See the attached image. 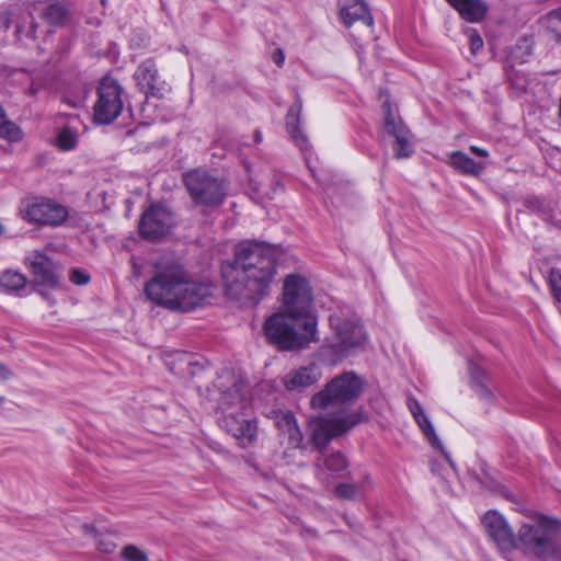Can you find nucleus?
<instances>
[{"mask_svg": "<svg viewBox=\"0 0 561 561\" xmlns=\"http://www.w3.org/2000/svg\"><path fill=\"white\" fill-rule=\"evenodd\" d=\"M116 545L111 540H100L98 542V549L104 553L114 552Z\"/></svg>", "mask_w": 561, "mask_h": 561, "instance_id": "c9c22d12", "label": "nucleus"}, {"mask_svg": "<svg viewBox=\"0 0 561 561\" xmlns=\"http://www.w3.org/2000/svg\"><path fill=\"white\" fill-rule=\"evenodd\" d=\"M470 151L472 153H474L476 156L483 157V158L489 156V153H488V151L485 149H482V148L477 147V146H470Z\"/></svg>", "mask_w": 561, "mask_h": 561, "instance_id": "a19ab883", "label": "nucleus"}, {"mask_svg": "<svg viewBox=\"0 0 561 561\" xmlns=\"http://www.w3.org/2000/svg\"><path fill=\"white\" fill-rule=\"evenodd\" d=\"M172 226L171 211L167 207L153 205L142 214L139 231L144 238L159 241L170 232Z\"/></svg>", "mask_w": 561, "mask_h": 561, "instance_id": "ddd939ff", "label": "nucleus"}, {"mask_svg": "<svg viewBox=\"0 0 561 561\" xmlns=\"http://www.w3.org/2000/svg\"><path fill=\"white\" fill-rule=\"evenodd\" d=\"M279 432L288 437V444L294 448L301 447L302 433L299 430L294 414L288 410H272L268 414Z\"/></svg>", "mask_w": 561, "mask_h": 561, "instance_id": "f3484780", "label": "nucleus"}, {"mask_svg": "<svg viewBox=\"0 0 561 561\" xmlns=\"http://www.w3.org/2000/svg\"><path fill=\"white\" fill-rule=\"evenodd\" d=\"M22 217L39 225L58 226L68 217L67 209L49 199L33 198L22 204Z\"/></svg>", "mask_w": 561, "mask_h": 561, "instance_id": "f8f14e48", "label": "nucleus"}, {"mask_svg": "<svg viewBox=\"0 0 561 561\" xmlns=\"http://www.w3.org/2000/svg\"><path fill=\"white\" fill-rule=\"evenodd\" d=\"M123 88L111 77H105L98 88V99L93 106L94 121L100 124H110L122 113Z\"/></svg>", "mask_w": 561, "mask_h": 561, "instance_id": "9d476101", "label": "nucleus"}, {"mask_svg": "<svg viewBox=\"0 0 561 561\" xmlns=\"http://www.w3.org/2000/svg\"><path fill=\"white\" fill-rule=\"evenodd\" d=\"M122 554L127 561H148L147 554L134 545L126 546Z\"/></svg>", "mask_w": 561, "mask_h": 561, "instance_id": "473e14b6", "label": "nucleus"}, {"mask_svg": "<svg viewBox=\"0 0 561 561\" xmlns=\"http://www.w3.org/2000/svg\"><path fill=\"white\" fill-rule=\"evenodd\" d=\"M134 77L144 93L157 98L162 96V87L159 82L158 69L153 60L148 59L141 62Z\"/></svg>", "mask_w": 561, "mask_h": 561, "instance_id": "a211bd4d", "label": "nucleus"}, {"mask_svg": "<svg viewBox=\"0 0 561 561\" xmlns=\"http://www.w3.org/2000/svg\"><path fill=\"white\" fill-rule=\"evenodd\" d=\"M385 125L383 130L394 137L393 146L394 157L397 159L409 158L413 153V146L410 140V131L403 125L401 119H396L391 112L389 103H385Z\"/></svg>", "mask_w": 561, "mask_h": 561, "instance_id": "2eb2a0df", "label": "nucleus"}, {"mask_svg": "<svg viewBox=\"0 0 561 561\" xmlns=\"http://www.w3.org/2000/svg\"><path fill=\"white\" fill-rule=\"evenodd\" d=\"M341 18L343 23L350 27L356 21H362L368 27L374 24L373 16L368 5L363 0H352V2L341 9Z\"/></svg>", "mask_w": 561, "mask_h": 561, "instance_id": "4be33fe9", "label": "nucleus"}, {"mask_svg": "<svg viewBox=\"0 0 561 561\" xmlns=\"http://www.w3.org/2000/svg\"><path fill=\"white\" fill-rule=\"evenodd\" d=\"M332 335L324 340L319 352L323 360L336 365L364 348L367 335L355 316L347 317L342 310L329 318Z\"/></svg>", "mask_w": 561, "mask_h": 561, "instance_id": "39448f33", "label": "nucleus"}, {"mask_svg": "<svg viewBox=\"0 0 561 561\" xmlns=\"http://www.w3.org/2000/svg\"><path fill=\"white\" fill-rule=\"evenodd\" d=\"M320 378L319 368L316 365H309L288 371L282 381L287 391L301 392L318 382Z\"/></svg>", "mask_w": 561, "mask_h": 561, "instance_id": "dca6fc26", "label": "nucleus"}, {"mask_svg": "<svg viewBox=\"0 0 561 561\" xmlns=\"http://www.w3.org/2000/svg\"><path fill=\"white\" fill-rule=\"evenodd\" d=\"M263 331L268 343L283 352L304 350L318 341L317 320L307 327L300 316L282 308L265 320Z\"/></svg>", "mask_w": 561, "mask_h": 561, "instance_id": "20e7f679", "label": "nucleus"}, {"mask_svg": "<svg viewBox=\"0 0 561 561\" xmlns=\"http://www.w3.org/2000/svg\"><path fill=\"white\" fill-rule=\"evenodd\" d=\"M186 191L196 206L217 208L226 198L225 182L208 172L195 169L183 175Z\"/></svg>", "mask_w": 561, "mask_h": 561, "instance_id": "6e6552de", "label": "nucleus"}, {"mask_svg": "<svg viewBox=\"0 0 561 561\" xmlns=\"http://www.w3.org/2000/svg\"><path fill=\"white\" fill-rule=\"evenodd\" d=\"M312 302V291L307 278L297 274L288 275L283 285L280 308L300 316L308 327L311 320H317L311 312Z\"/></svg>", "mask_w": 561, "mask_h": 561, "instance_id": "1a4fd4ad", "label": "nucleus"}, {"mask_svg": "<svg viewBox=\"0 0 561 561\" xmlns=\"http://www.w3.org/2000/svg\"><path fill=\"white\" fill-rule=\"evenodd\" d=\"M527 515L534 523L533 526H561V520L535 511H528Z\"/></svg>", "mask_w": 561, "mask_h": 561, "instance_id": "7c9ffc66", "label": "nucleus"}, {"mask_svg": "<svg viewBox=\"0 0 561 561\" xmlns=\"http://www.w3.org/2000/svg\"><path fill=\"white\" fill-rule=\"evenodd\" d=\"M549 284L554 298L561 301V271L552 268L549 274Z\"/></svg>", "mask_w": 561, "mask_h": 561, "instance_id": "72a5a7b5", "label": "nucleus"}, {"mask_svg": "<svg viewBox=\"0 0 561 561\" xmlns=\"http://www.w3.org/2000/svg\"><path fill=\"white\" fill-rule=\"evenodd\" d=\"M25 263L36 285L49 288L59 286V275L56 265L47 255L39 251H34L25 259Z\"/></svg>", "mask_w": 561, "mask_h": 561, "instance_id": "4468645a", "label": "nucleus"}, {"mask_svg": "<svg viewBox=\"0 0 561 561\" xmlns=\"http://www.w3.org/2000/svg\"><path fill=\"white\" fill-rule=\"evenodd\" d=\"M218 391V408L224 413L222 427L232 435L242 447L257 439L255 420H241L237 412L244 411L250 404V390L247 380L231 369H222L214 382Z\"/></svg>", "mask_w": 561, "mask_h": 561, "instance_id": "7ed1b4c3", "label": "nucleus"}, {"mask_svg": "<svg viewBox=\"0 0 561 561\" xmlns=\"http://www.w3.org/2000/svg\"><path fill=\"white\" fill-rule=\"evenodd\" d=\"M450 163L458 171L469 175H478L484 169L483 163L476 162L461 151L451 153Z\"/></svg>", "mask_w": 561, "mask_h": 561, "instance_id": "b1692460", "label": "nucleus"}, {"mask_svg": "<svg viewBox=\"0 0 561 561\" xmlns=\"http://www.w3.org/2000/svg\"><path fill=\"white\" fill-rule=\"evenodd\" d=\"M365 420L360 412H352L342 417H318L310 422L311 440L317 447H325L334 437H339Z\"/></svg>", "mask_w": 561, "mask_h": 561, "instance_id": "9b49d317", "label": "nucleus"}, {"mask_svg": "<svg viewBox=\"0 0 561 561\" xmlns=\"http://www.w3.org/2000/svg\"><path fill=\"white\" fill-rule=\"evenodd\" d=\"M482 526H507V522L496 510L488 511L482 519Z\"/></svg>", "mask_w": 561, "mask_h": 561, "instance_id": "2f4dec72", "label": "nucleus"}, {"mask_svg": "<svg viewBox=\"0 0 561 561\" xmlns=\"http://www.w3.org/2000/svg\"><path fill=\"white\" fill-rule=\"evenodd\" d=\"M483 46V41L482 38L477 35V34H473L471 35L470 37V49L473 54H476L477 51H479Z\"/></svg>", "mask_w": 561, "mask_h": 561, "instance_id": "e433bc0d", "label": "nucleus"}, {"mask_svg": "<svg viewBox=\"0 0 561 561\" xmlns=\"http://www.w3.org/2000/svg\"><path fill=\"white\" fill-rule=\"evenodd\" d=\"M467 22L476 23L481 21L486 12L488 5L483 0H446Z\"/></svg>", "mask_w": 561, "mask_h": 561, "instance_id": "aec40b11", "label": "nucleus"}, {"mask_svg": "<svg viewBox=\"0 0 561 561\" xmlns=\"http://www.w3.org/2000/svg\"><path fill=\"white\" fill-rule=\"evenodd\" d=\"M11 371L10 369L0 363V380L1 381H4V380H8L10 377H11Z\"/></svg>", "mask_w": 561, "mask_h": 561, "instance_id": "ea45409f", "label": "nucleus"}, {"mask_svg": "<svg viewBox=\"0 0 561 561\" xmlns=\"http://www.w3.org/2000/svg\"><path fill=\"white\" fill-rule=\"evenodd\" d=\"M273 61L278 66V67H282L284 61H285V54L282 49H276L274 53H273Z\"/></svg>", "mask_w": 561, "mask_h": 561, "instance_id": "4c0bfd02", "label": "nucleus"}, {"mask_svg": "<svg viewBox=\"0 0 561 561\" xmlns=\"http://www.w3.org/2000/svg\"><path fill=\"white\" fill-rule=\"evenodd\" d=\"M550 529L519 528L518 536L512 528H488V533L501 549H524L540 558L557 559L561 557V547Z\"/></svg>", "mask_w": 561, "mask_h": 561, "instance_id": "423d86ee", "label": "nucleus"}, {"mask_svg": "<svg viewBox=\"0 0 561 561\" xmlns=\"http://www.w3.org/2000/svg\"><path fill=\"white\" fill-rule=\"evenodd\" d=\"M145 295L168 310L191 312L205 306L213 291L208 284L193 279L179 262L162 259L145 285Z\"/></svg>", "mask_w": 561, "mask_h": 561, "instance_id": "f03ea898", "label": "nucleus"}, {"mask_svg": "<svg viewBox=\"0 0 561 561\" xmlns=\"http://www.w3.org/2000/svg\"><path fill=\"white\" fill-rule=\"evenodd\" d=\"M69 12L64 4L50 3L39 11V18L49 26H62L67 22Z\"/></svg>", "mask_w": 561, "mask_h": 561, "instance_id": "5701e85b", "label": "nucleus"}, {"mask_svg": "<svg viewBox=\"0 0 561 561\" xmlns=\"http://www.w3.org/2000/svg\"><path fill=\"white\" fill-rule=\"evenodd\" d=\"M26 277L15 271H4L0 275V288L5 293L18 291L25 287Z\"/></svg>", "mask_w": 561, "mask_h": 561, "instance_id": "bb28decb", "label": "nucleus"}, {"mask_svg": "<svg viewBox=\"0 0 561 561\" xmlns=\"http://www.w3.org/2000/svg\"><path fill=\"white\" fill-rule=\"evenodd\" d=\"M409 409L415 419L417 425L422 430L423 434L427 438L428 443L434 447L435 449L440 450V453L444 455L445 459L453 465V461L448 455V453L444 449L443 444L440 439L438 438L437 434L435 433V430L424 413L421 404L415 399H409Z\"/></svg>", "mask_w": 561, "mask_h": 561, "instance_id": "6ab92c4d", "label": "nucleus"}, {"mask_svg": "<svg viewBox=\"0 0 561 561\" xmlns=\"http://www.w3.org/2000/svg\"><path fill=\"white\" fill-rule=\"evenodd\" d=\"M226 294L242 306H255L268 295L276 275V256L270 247L243 241L234 259L221 267Z\"/></svg>", "mask_w": 561, "mask_h": 561, "instance_id": "f257e3e1", "label": "nucleus"}, {"mask_svg": "<svg viewBox=\"0 0 561 561\" xmlns=\"http://www.w3.org/2000/svg\"><path fill=\"white\" fill-rule=\"evenodd\" d=\"M254 137H255V141L256 142H260L262 140V134L259 130L255 131V136Z\"/></svg>", "mask_w": 561, "mask_h": 561, "instance_id": "79ce46f5", "label": "nucleus"}, {"mask_svg": "<svg viewBox=\"0 0 561 561\" xmlns=\"http://www.w3.org/2000/svg\"><path fill=\"white\" fill-rule=\"evenodd\" d=\"M505 496H506V499H508V500H513V497L511 496V494H506Z\"/></svg>", "mask_w": 561, "mask_h": 561, "instance_id": "c03bdc74", "label": "nucleus"}, {"mask_svg": "<svg viewBox=\"0 0 561 561\" xmlns=\"http://www.w3.org/2000/svg\"><path fill=\"white\" fill-rule=\"evenodd\" d=\"M0 137L10 141H20L23 138L22 129L13 122L9 121L5 111L0 105Z\"/></svg>", "mask_w": 561, "mask_h": 561, "instance_id": "cd10ccee", "label": "nucleus"}, {"mask_svg": "<svg viewBox=\"0 0 561 561\" xmlns=\"http://www.w3.org/2000/svg\"><path fill=\"white\" fill-rule=\"evenodd\" d=\"M3 232V226L0 224V234Z\"/></svg>", "mask_w": 561, "mask_h": 561, "instance_id": "37998d69", "label": "nucleus"}, {"mask_svg": "<svg viewBox=\"0 0 561 561\" xmlns=\"http://www.w3.org/2000/svg\"><path fill=\"white\" fill-rule=\"evenodd\" d=\"M365 381L353 371H345L310 399L312 409L342 408L352 404L364 390Z\"/></svg>", "mask_w": 561, "mask_h": 561, "instance_id": "0eeeda50", "label": "nucleus"}, {"mask_svg": "<svg viewBox=\"0 0 561 561\" xmlns=\"http://www.w3.org/2000/svg\"><path fill=\"white\" fill-rule=\"evenodd\" d=\"M77 131L70 127H64L58 133L55 140L56 146L64 151L73 149L77 146Z\"/></svg>", "mask_w": 561, "mask_h": 561, "instance_id": "c85d7f7f", "label": "nucleus"}, {"mask_svg": "<svg viewBox=\"0 0 561 561\" xmlns=\"http://www.w3.org/2000/svg\"><path fill=\"white\" fill-rule=\"evenodd\" d=\"M540 25L551 34L552 38L561 44V8L551 10L539 19Z\"/></svg>", "mask_w": 561, "mask_h": 561, "instance_id": "393cba45", "label": "nucleus"}, {"mask_svg": "<svg viewBox=\"0 0 561 561\" xmlns=\"http://www.w3.org/2000/svg\"><path fill=\"white\" fill-rule=\"evenodd\" d=\"M474 382H476V386H477V390H478V392H479L482 397H484V398H489V397H491V392H490V390L486 388V386H485L482 381H480V380L476 379V380H474Z\"/></svg>", "mask_w": 561, "mask_h": 561, "instance_id": "58836bf2", "label": "nucleus"}, {"mask_svg": "<svg viewBox=\"0 0 561 561\" xmlns=\"http://www.w3.org/2000/svg\"><path fill=\"white\" fill-rule=\"evenodd\" d=\"M323 467L327 471L339 477H344L350 473L347 470L348 461L346 457L340 451H334L325 456L323 459Z\"/></svg>", "mask_w": 561, "mask_h": 561, "instance_id": "a878e982", "label": "nucleus"}, {"mask_svg": "<svg viewBox=\"0 0 561 561\" xmlns=\"http://www.w3.org/2000/svg\"><path fill=\"white\" fill-rule=\"evenodd\" d=\"M302 104L301 100L297 98L294 105L290 106L286 116V127L288 133L290 134L293 140L296 145L302 150L308 149V138L305 133L300 128V113H301Z\"/></svg>", "mask_w": 561, "mask_h": 561, "instance_id": "412c9836", "label": "nucleus"}, {"mask_svg": "<svg viewBox=\"0 0 561 561\" xmlns=\"http://www.w3.org/2000/svg\"><path fill=\"white\" fill-rule=\"evenodd\" d=\"M69 279L75 285H87L90 282V275L81 270L72 268L69 273Z\"/></svg>", "mask_w": 561, "mask_h": 561, "instance_id": "f704fd0d", "label": "nucleus"}, {"mask_svg": "<svg viewBox=\"0 0 561 561\" xmlns=\"http://www.w3.org/2000/svg\"><path fill=\"white\" fill-rule=\"evenodd\" d=\"M4 402V398L0 397V404Z\"/></svg>", "mask_w": 561, "mask_h": 561, "instance_id": "a18cd8bd", "label": "nucleus"}, {"mask_svg": "<svg viewBox=\"0 0 561 561\" xmlns=\"http://www.w3.org/2000/svg\"><path fill=\"white\" fill-rule=\"evenodd\" d=\"M334 494L343 500H355L360 495V489L356 484L341 483L335 486Z\"/></svg>", "mask_w": 561, "mask_h": 561, "instance_id": "c756f323", "label": "nucleus"}]
</instances>
